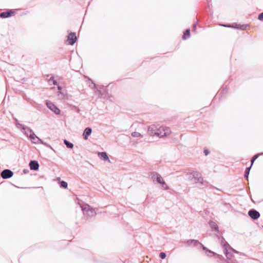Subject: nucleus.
<instances>
[{
  "label": "nucleus",
  "mask_w": 263,
  "mask_h": 263,
  "mask_svg": "<svg viewBox=\"0 0 263 263\" xmlns=\"http://www.w3.org/2000/svg\"><path fill=\"white\" fill-rule=\"evenodd\" d=\"M189 176V180H193L195 183L203 184V179L202 177L201 174L197 171H190L186 172Z\"/></svg>",
  "instance_id": "nucleus-2"
},
{
  "label": "nucleus",
  "mask_w": 263,
  "mask_h": 263,
  "mask_svg": "<svg viewBox=\"0 0 263 263\" xmlns=\"http://www.w3.org/2000/svg\"><path fill=\"white\" fill-rule=\"evenodd\" d=\"M258 19L260 21L263 20V12L260 13L258 16Z\"/></svg>",
  "instance_id": "nucleus-32"
},
{
  "label": "nucleus",
  "mask_w": 263,
  "mask_h": 263,
  "mask_svg": "<svg viewBox=\"0 0 263 263\" xmlns=\"http://www.w3.org/2000/svg\"><path fill=\"white\" fill-rule=\"evenodd\" d=\"M14 120L16 122V125L17 127L21 128L23 130H25V128L26 127V126H25L22 124L19 123L18 122V120L16 119H14Z\"/></svg>",
  "instance_id": "nucleus-24"
},
{
  "label": "nucleus",
  "mask_w": 263,
  "mask_h": 263,
  "mask_svg": "<svg viewBox=\"0 0 263 263\" xmlns=\"http://www.w3.org/2000/svg\"><path fill=\"white\" fill-rule=\"evenodd\" d=\"M131 135L134 137H142V135L140 133L137 132H133Z\"/></svg>",
  "instance_id": "nucleus-27"
},
{
  "label": "nucleus",
  "mask_w": 263,
  "mask_h": 263,
  "mask_svg": "<svg viewBox=\"0 0 263 263\" xmlns=\"http://www.w3.org/2000/svg\"><path fill=\"white\" fill-rule=\"evenodd\" d=\"M64 143L66 145V147L68 148H72L73 147V144L71 142L67 141V140H64Z\"/></svg>",
  "instance_id": "nucleus-23"
},
{
  "label": "nucleus",
  "mask_w": 263,
  "mask_h": 263,
  "mask_svg": "<svg viewBox=\"0 0 263 263\" xmlns=\"http://www.w3.org/2000/svg\"><path fill=\"white\" fill-rule=\"evenodd\" d=\"M89 81H91V82H92V80H91V79H89Z\"/></svg>",
  "instance_id": "nucleus-38"
},
{
  "label": "nucleus",
  "mask_w": 263,
  "mask_h": 263,
  "mask_svg": "<svg viewBox=\"0 0 263 263\" xmlns=\"http://www.w3.org/2000/svg\"><path fill=\"white\" fill-rule=\"evenodd\" d=\"M149 176L151 178L153 181H156L158 183H160L163 180L162 176L157 172H152L149 174Z\"/></svg>",
  "instance_id": "nucleus-5"
},
{
  "label": "nucleus",
  "mask_w": 263,
  "mask_h": 263,
  "mask_svg": "<svg viewBox=\"0 0 263 263\" xmlns=\"http://www.w3.org/2000/svg\"><path fill=\"white\" fill-rule=\"evenodd\" d=\"M91 133L92 129L89 127H86L84 129V132L83 133V139L85 140H87L88 137L91 135Z\"/></svg>",
  "instance_id": "nucleus-15"
},
{
  "label": "nucleus",
  "mask_w": 263,
  "mask_h": 263,
  "mask_svg": "<svg viewBox=\"0 0 263 263\" xmlns=\"http://www.w3.org/2000/svg\"><path fill=\"white\" fill-rule=\"evenodd\" d=\"M158 126H156L155 125H152L149 126L148 128V133L149 135L152 136H155L156 135V133L157 132V128Z\"/></svg>",
  "instance_id": "nucleus-13"
},
{
  "label": "nucleus",
  "mask_w": 263,
  "mask_h": 263,
  "mask_svg": "<svg viewBox=\"0 0 263 263\" xmlns=\"http://www.w3.org/2000/svg\"><path fill=\"white\" fill-rule=\"evenodd\" d=\"M203 152H204L205 155H206V156H207L210 153V151L207 149H204Z\"/></svg>",
  "instance_id": "nucleus-33"
},
{
  "label": "nucleus",
  "mask_w": 263,
  "mask_h": 263,
  "mask_svg": "<svg viewBox=\"0 0 263 263\" xmlns=\"http://www.w3.org/2000/svg\"><path fill=\"white\" fill-rule=\"evenodd\" d=\"M98 156L100 157L101 159H103L104 161H110L108 156L106 152H99Z\"/></svg>",
  "instance_id": "nucleus-16"
},
{
  "label": "nucleus",
  "mask_w": 263,
  "mask_h": 263,
  "mask_svg": "<svg viewBox=\"0 0 263 263\" xmlns=\"http://www.w3.org/2000/svg\"><path fill=\"white\" fill-rule=\"evenodd\" d=\"M23 172H24L25 174H26V173H27V172H28V170H26V169H24V170H23Z\"/></svg>",
  "instance_id": "nucleus-36"
},
{
  "label": "nucleus",
  "mask_w": 263,
  "mask_h": 263,
  "mask_svg": "<svg viewBox=\"0 0 263 263\" xmlns=\"http://www.w3.org/2000/svg\"><path fill=\"white\" fill-rule=\"evenodd\" d=\"M60 185L61 187H62L64 189H66L68 186L67 183L65 181H61L60 183Z\"/></svg>",
  "instance_id": "nucleus-25"
},
{
  "label": "nucleus",
  "mask_w": 263,
  "mask_h": 263,
  "mask_svg": "<svg viewBox=\"0 0 263 263\" xmlns=\"http://www.w3.org/2000/svg\"><path fill=\"white\" fill-rule=\"evenodd\" d=\"M33 139H31V140L32 141L33 143H41V144H43L47 146H48V144L46 143H44L41 139H40L38 137H37L35 135V136L34 137L33 136Z\"/></svg>",
  "instance_id": "nucleus-17"
},
{
  "label": "nucleus",
  "mask_w": 263,
  "mask_h": 263,
  "mask_svg": "<svg viewBox=\"0 0 263 263\" xmlns=\"http://www.w3.org/2000/svg\"><path fill=\"white\" fill-rule=\"evenodd\" d=\"M260 155H263V153H261Z\"/></svg>",
  "instance_id": "nucleus-40"
},
{
  "label": "nucleus",
  "mask_w": 263,
  "mask_h": 263,
  "mask_svg": "<svg viewBox=\"0 0 263 263\" xmlns=\"http://www.w3.org/2000/svg\"><path fill=\"white\" fill-rule=\"evenodd\" d=\"M13 175V172L9 169H5L1 173V177L5 179H9Z\"/></svg>",
  "instance_id": "nucleus-8"
},
{
  "label": "nucleus",
  "mask_w": 263,
  "mask_h": 263,
  "mask_svg": "<svg viewBox=\"0 0 263 263\" xmlns=\"http://www.w3.org/2000/svg\"><path fill=\"white\" fill-rule=\"evenodd\" d=\"M221 26L225 27H229V28H236L240 30H245L246 29L247 27L248 26L247 25H238L236 24V26H234L233 25L228 24V25H221Z\"/></svg>",
  "instance_id": "nucleus-12"
},
{
  "label": "nucleus",
  "mask_w": 263,
  "mask_h": 263,
  "mask_svg": "<svg viewBox=\"0 0 263 263\" xmlns=\"http://www.w3.org/2000/svg\"><path fill=\"white\" fill-rule=\"evenodd\" d=\"M31 170L37 171L39 168V164L36 160H31L29 164Z\"/></svg>",
  "instance_id": "nucleus-11"
},
{
  "label": "nucleus",
  "mask_w": 263,
  "mask_h": 263,
  "mask_svg": "<svg viewBox=\"0 0 263 263\" xmlns=\"http://www.w3.org/2000/svg\"><path fill=\"white\" fill-rule=\"evenodd\" d=\"M251 168V166H250V167H247L246 168V170H245V174H244V177L247 180H248V177H249V173H250V171Z\"/></svg>",
  "instance_id": "nucleus-22"
},
{
  "label": "nucleus",
  "mask_w": 263,
  "mask_h": 263,
  "mask_svg": "<svg viewBox=\"0 0 263 263\" xmlns=\"http://www.w3.org/2000/svg\"><path fill=\"white\" fill-rule=\"evenodd\" d=\"M67 37V41L70 45H73L77 41V37L74 32H71Z\"/></svg>",
  "instance_id": "nucleus-6"
},
{
  "label": "nucleus",
  "mask_w": 263,
  "mask_h": 263,
  "mask_svg": "<svg viewBox=\"0 0 263 263\" xmlns=\"http://www.w3.org/2000/svg\"><path fill=\"white\" fill-rule=\"evenodd\" d=\"M58 89L59 90V92L61 93V92L60 91L62 89V87L61 86H59L58 85Z\"/></svg>",
  "instance_id": "nucleus-35"
},
{
  "label": "nucleus",
  "mask_w": 263,
  "mask_h": 263,
  "mask_svg": "<svg viewBox=\"0 0 263 263\" xmlns=\"http://www.w3.org/2000/svg\"><path fill=\"white\" fill-rule=\"evenodd\" d=\"M224 238H222V240H221V245L224 248V253L228 259L227 263H237V261L235 259H231L232 255L230 252H229L228 247H229L230 250H232L234 253H237V251L233 249L231 246H230L227 242H224Z\"/></svg>",
  "instance_id": "nucleus-1"
},
{
  "label": "nucleus",
  "mask_w": 263,
  "mask_h": 263,
  "mask_svg": "<svg viewBox=\"0 0 263 263\" xmlns=\"http://www.w3.org/2000/svg\"><path fill=\"white\" fill-rule=\"evenodd\" d=\"M157 132L156 133V136L161 138L170 135L171 133L170 129L165 126H158Z\"/></svg>",
  "instance_id": "nucleus-4"
},
{
  "label": "nucleus",
  "mask_w": 263,
  "mask_h": 263,
  "mask_svg": "<svg viewBox=\"0 0 263 263\" xmlns=\"http://www.w3.org/2000/svg\"><path fill=\"white\" fill-rule=\"evenodd\" d=\"M248 215L254 220H256L260 217V213L255 209L250 210L248 212Z\"/></svg>",
  "instance_id": "nucleus-9"
},
{
  "label": "nucleus",
  "mask_w": 263,
  "mask_h": 263,
  "mask_svg": "<svg viewBox=\"0 0 263 263\" xmlns=\"http://www.w3.org/2000/svg\"><path fill=\"white\" fill-rule=\"evenodd\" d=\"M259 155V154H256V155H254V156L253 157V158H252V159H251V166L253 165V164L254 162V161H255V160L257 159L258 158Z\"/></svg>",
  "instance_id": "nucleus-28"
},
{
  "label": "nucleus",
  "mask_w": 263,
  "mask_h": 263,
  "mask_svg": "<svg viewBox=\"0 0 263 263\" xmlns=\"http://www.w3.org/2000/svg\"><path fill=\"white\" fill-rule=\"evenodd\" d=\"M196 26H197V24H194L193 25V30L194 31H195L196 29Z\"/></svg>",
  "instance_id": "nucleus-34"
},
{
  "label": "nucleus",
  "mask_w": 263,
  "mask_h": 263,
  "mask_svg": "<svg viewBox=\"0 0 263 263\" xmlns=\"http://www.w3.org/2000/svg\"><path fill=\"white\" fill-rule=\"evenodd\" d=\"M89 81H91V82H92V80H91V79H89Z\"/></svg>",
  "instance_id": "nucleus-39"
},
{
  "label": "nucleus",
  "mask_w": 263,
  "mask_h": 263,
  "mask_svg": "<svg viewBox=\"0 0 263 263\" xmlns=\"http://www.w3.org/2000/svg\"><path fill=\"white\" fill-rule=\"evenodd\" d=\"M51 82H52L53 84L54 85H57L58 84V82L56 80H55L54 79V78L53 77H51L49 79V83H51Z\"/></svg>",
  "instance_id": "nucleus-29"
},
{
  "label": "nucleus",
  "mask_w": 263,
  "mask_h": 263,
  "mask_svg": "<svg viewBox=\"0 0 263 263\" xmlns=\"http://www.w3.org/2000/svg\"><path fill=\"white\" fill-rule=\"evenodd\" d=\"M46 105L48 108L52 110L55 114L59 115L60 114V110L53 103L50 101H47Z\"/></svg>",
  "instance_id": "nucleus-7"
},
{
  "label": "nucleus",
  "mask_w": 263,
  "mask_h": 263,
  "mask_svg": "<svg viewBox=\"0 0 263 263\" xmlns=\"http://www.w3.org/2000/svg\"><path fill=\"white\" fill-rule=\"evenodd\" d=\"M15 14V12L13 10H8L4 11L0 14V17L2 18H8Z\"/></svg>",
  "instance_id": "nucleus-10"
},
{
  "label": "nucleus",
  "mask_w": 263,
  "mask_h": 263,
  "mask_svg": "<svg viewBox=\"0 0 263 263\" xmlns=\"http://www.w3.org/2000/svg\"><path fill=\"white\" fill-rule=\"evenodd\" d=\"M160 184L162 185V187L163 188V189L166 190L169 189L168 186L166 184L165 182L163 180Z\"/></svg>",
  "instance_id": "nucleus-26"
},
{
  "label": "nucleus",
  "mask_w": 263,
  "mask_h": 263,
  "mask_svg": "<svg viewBox=\"0 0 263 263\" xmlns=\"http://www.w3.org/2000/svg\"><path fill=\"white\" fill-rule=\"evenodd\" d=\"M209 224L212 230H215L216 231H218V226L215 222L210 221L209 222Z\"/></svg>",
  "instance_id": "nucleus-18"
},
{
  "label": "nucleus",
  "mask_w": 263,
  "mask_h": 263,
  "mask_svg": "<svg viewBox=\"0 0 263 263\" xmlns=\"http://www.w3.org/2000/svg\"><path fill=\"white\" fill-rule=\"evenodd\" d=\"M81 208L84 215L87 218L95 217L97 214L95 209L88 204H82Z\"/></svg>",
  "instance_id": "nucleus-3"
},
{
  "label": "nucleus",
  "mask_w": 263,
  "mask_h": 263,
  "mask_svg": "<svg viewBox=\"0 0 263 263\" xmlns=\"http://www.w3.org/2000/svg\"><path fill=\"white\" fill-rule=\"evenodd\" d=\"M25 132V134L30 139H33V136H35V134L33 131L29 127L26 126Z\"/></svg>",
  "instance_id": "nucleus-14"
},
{
  "label": "nucleus",
  "mask_w": 263,
  "mask_h": 263,
  "mask_svg": "<svg viewBox=\"0 0 263 263\" xmlns=\"http://www.w3.org/2000/svg\"><path fill=\"white\" fill-rule=\"evenodd\" d=\"M92 84L93 85L94 87H96V84L95 83H93V82H92Z\"/></svg>",
  "instance_id": "nucleus-37"
},
{
  "label": "nucleus",
  "mask_w": 263,
  "mask_h": 263,
  "mask_svg": "<svg viewBox=\"0 0 263 263\" xmlns=\"http://www.w3.org/2000/svg\"><path fill=\"white\" fill-rule=\"evenodd\" d=\"M193 239H189L185 242V243L188 246H191L192 245H193Z\"/></svg>",
  "instance_id": "nucleus-30"
},
{
  "label": "nucleus",
  "mask_w": 263,
  "mask_h": 263,
  "mask_svg": "<svg viewBox=\"0 0 263 263\" xmlns=\"http://www.w3.org/2000/svg\"><path fill=\"white\" fill-rule=\"evenodd\" d=\"M202 249H203V250L205 251L206 254L208 256H212L215 254V253L214 252L209 250L204 246L203 247Z\"/></svg>",
  "instance_id": "nucleus-19"
},
{
  "label": "nucleus",
  "mask_w": 263,
  "mask_h": 263,
  "mask_svg": "<svg viewBox=\"0 0 263 263\" xmlns=\"http://www.w3.org/2000/svg\"><path fill=\"white\" fill-rule=\"evenodd\" d=\"M193 245L195 247H198V248H203L204 246L200 242H199L198 240L193 239Z\"/></svg>",
  "instance_id": "nucleus-21"
},
{
  "label": "nucleus",
  "mask_w": 263,
  "mask_h": 263,
  "mask_svg": "<svg viewBox=\"0 0 263 263\" xmlns=\"http://www.w3.org/2000/svg\"><path fill=\"white\" fill-rule=\"evenodd\" d=\"M190 36V29H186L182 35V39L186 40Z\"/></svg>",
  "instance_id": "nucleus-20"
},
{
  "label": "nucleus",
  "mask_w": 263,
  "mask_h": 263,
  "mask_svg": "<svg viewBox=\"0 0 263 263\" xmlns=\"http://www.w3.org/2000/svg\"><path fill=\"white\" fill-rule=\"evenodd\" d=\"M159 257L161 259H164L166 257V254L164 252H161L159 254Z\"/></svg>",
  "instance_id": "nucleus-31"
}]
</instances>
